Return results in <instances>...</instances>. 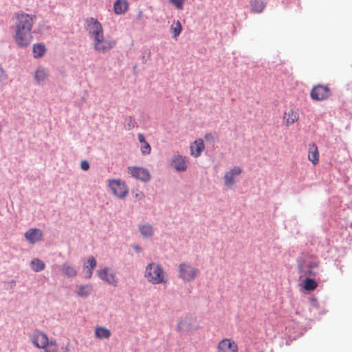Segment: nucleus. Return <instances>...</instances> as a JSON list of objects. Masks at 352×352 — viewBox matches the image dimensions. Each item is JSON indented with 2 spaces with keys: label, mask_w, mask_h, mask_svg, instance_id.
Returning <instances> with one entry per match:
<instances>
[{
  "label": "nucleus",
  "mask_w": 352,
  "mask_h": 352,
  "mask_svg": "<svg viewBox=\"0 0 352 352\" xmlns=\"http://www.w3.org/2000/svg\"><path fill=\"white\" fill-rule=\"evenodd\" d=\"M85 28L92 39L94 48L97 52L104 54L116 46V42L114 39L104 38L103 27L98 19L94 17L87 18L85 20Z\"/></svg>",
  "instance_id": "f257e3e1"
},
{
  "label": "nucleus",
  "mask_w": 352,
  "mask_h": 352,
  "mask_svg": "<svg viewBox=\"0 0 352 352\" xmlns=\"http://www.w3.org/2000/svg\"><path fill=\"white\" fill-rule=\"evenodd\" d=\"M15 18L16 19L15 41L21 47H27L32 41V29L35 16L19 12L15 14Z\"/></svg>",
  "instance_id": "f03ea898"
},
{
  "label": "nucleus",
  "mask_w": 352,
  "mask_h": 352,
  "mask_svg": "<svg viewBox=\"0 0 352 352\" xmlns=\"http://www.w3.org/2000/svg\"><path fill=\"white\" fill-rule=\"evenodd\" d=\"M144 277L153 285L166 284L168 278L162 266L157 263H150L145 268Z\"/></svg>",
  "instance_id": "7ed1b4c3"
},
{
  "label": "nucleus",
  "mask_w": 352,
  "mask_h": 352,
  "mask_svg": "<svg viewBox=\"0 0 352 352\" xmlns=\"http://www.w3.org/2000/svg\"><path fill=\"white\" fill-rule=\"evenodd\" d=\"M33 344L38 348L44 350L45 352H57L58 346L54 340H49L47 336L40 331H34L30 337Z\"/></svg>",
  "instance_id": "20e7f679"
},
{
  "label": "nucleus",
  "mask_w": 352,
  "mask_h": 352,
  "mask_svg": "<svg viewBox=\"0 0 352 352\" xmlns=\"http://www.w3.org/2000/svg\"><path fill=\"white\" fill-rule=\"evenodd\" d=\"M331 94V89L327 85H317L311 89L310 97L313 100L323 101L327 100Z\"/></svg>",
  "instance_id": "39448f33"
},
{
  "label": "nucleus",
  "mask_w": 352,
  "mask_h": 352,
  "mask_svg": "<svg viewBox=\"0 0 352 352\" xmlns=\"http://www.w3.org/2000/svg\"><path fill=\"white\" fill-rule=\"evenodd\" d=\"M179 277L185 281H192L197 276L198 270L191 265L182 263L179 266Z\"/></svg>",
  "instance_id": "423d86ee"
},
{
  "label": "nucleus",
  "mask_w": 352,
  "mask_h": 352,
  "mask_svg": "<svg viewBox=\"0 0 352 352\" xmlns=\"http://www.w3.org/2000/svg\"><path fill=\"white\" fill-rule=\"evenodd\" d=\"M109 186L113 195L118 198H124L128 195V188L125 182L120 179L109 180Z\"/></svg>",
  "instance_id": "0eeeda50"
},
{
  "label": "nucleus",
  "mask_w": 352,
  "mask_h": 352,
  "mask_svg": "<svg viewBox=\"0 0 352 352\" xmlns=\"http://www.w3.org/2000/svg\"><path fill=\"white\" fill-rule=\"evenodd\" d=\"M128 173L131 174L133 177L142 182H148L151 179L149 171L142 167L129 166L128 167Z\"/></svg>",
  "instance_id": "6e6552de"
},
{
  "label": "nucleus",
  "mask_w": 352,
  "mask_h": 352,
  "mask_svg": "<svg viewBox=\"0 0 352 352\" xmlns=\"http://www.w3.org/2000/svg\"><path fill=\"white\" fill-rule=\"evenodd\" d=\"M177 330L182 333H188L199 328L195 319L186 318L181 320L177 324Z\"/></svg>",
  "instance_id": "1a4fd4ad"
},
{
  "label": "nucleus",
  "mask_w": 352,
  "mask_h": 352,
  "mask_svg": "<svg viewBox=\"0 0 352 352\" xmlns=\"http://www.w3.org/2000/svg\"><path fill=\"white\" fill-rule=\"evenodd\" d=\"M98 275L101 280L105 281L107 283L113 287L117 286L118 278L113 272H110V269L109 267H104L102 270H98Z\"/></svg>",
  "instance_id": "9d476101"
},
{
  "label": "nucleus",
  "mask_w": 352,
  "mask_h": 352,
  "mask_svg": "<svg viewBox=\"0 0 352 352\" xmlns=\"http://www.w3.org/2000/svg\"><path fill=\"white\" fill-rule=\"evenodd\" d=\"M217 350L218 352H238V346L235 342L226 338L219 342Z\"/></svg>",
  "instance_id": "9b49d317"
},
{
  "label": "nucleus",
  "mask_w": 352,
  "mask_h": 352,
  "mask_svg": "<svg viewBox=\"0 0 352 352\" xmlns=\"http://www.w3.org/2000/svg\"><path fill=\"white\" fill-rule=\"evenodd\" d=\"M188 161L186 157L177 155L172 158L171 166L177 171H185L188 168Z\"/></svg>",
  "instance_id": "f8f14e48"
},
{
  "label": "nucleus",
  "mask_w": 352,
  "mask_h": 352,
  "mask_svg": "<svg viewBox=\"0 0 352 352\" xmlns=\"http://www.w3.org/2000/svg\"><path fill=\"white\" fill-rule=\"evenodd\" d=\"M43 234L42 231L38 228L29 229L25 233V239L31 244H34L41 241L43 239Z\"/></svg>",
  "instance_id": "ddd939ff"
},
{
  "label": "nucleus",
  "mask_w": 352,
  "mask_h": 352,
  "mask_svg": "<svg viewBox=\"0 0 352 352\" xmlns=\"http://www.w3.org/2000/svg\"><path fill=\"white\" fill-rule=\"evenodd\" d=\"M242 169L239 166H234L230 170L227 171L223 177L225 185L231 187L234 184V177L240 175Z\"/></svg>",
  "instance_id": "4468645a"
},
{
  "label": "nucleus",
  "mask_w": 352,
  "mask_h": 352,
  "mask_svg": "<svg viewBox=\"0 0 352 352\" xmlns=\"http://www.w3.org/2000/svg\"><path fill=\"white\" fill-rule=\"evenodd\" d=\"M320 153L318 148L315 143H311L309 145L308 149V160L316 166L319 163Z\"/></svg>",
  "instance_id": "2eb2a0df"
},
{
  "label": "nucleus",
  "mask_w": 352,
  "mask_h": 352,
  "mask_svg": "<svg viewBox=\"0 0 352 352\" xmlns=\"http://www.w3.org/2000/svg\"><path fill=\"white\" fill-rule=\"evenodd\" d=\"M190 154L195 157H198L201 155L205 148V145L202 139H197L193 142L190 146Z\"/></svg>",
  "instance_id": "dca6fc26"
},
{
  "label": "nucleus",
  "mask_w": 352,
  "mask_h": 352,
  "mask_svg": "<svg viewBox=\"0 0 352 352\" xmlns=\"http://www.w3.org/2000/svg\"><path fill=\"white\" fill-rule=\"evenodd\" d=\"M299 119V114L298 111L294 109H289L288 111L285 112L283 116V122L287 126H290L297 122Z\"/></svg>",
  "instance_id": "f3484780"
},
{
  "label": "nucleus",
  "mask_w": 352,
  "mask_h": 352,
  "mask_svg": "<svg viewBox=\"0 0 352 352\" xmlns=\"http://www.w3.org/2000/svg\"><path fill=\"white\" fill-rule=\"evenodd\" d=\"M250 4L251 11L256 14L263 12L266 7V2L263 0H250Z\"/></svg>",
  "instance_id": "a211bd4d"
},
{
  "label": "nucleus",
  "mask_w": 352,
  "mask_h": 352,
  "mask_svg": "<svg viewBox=\"0 0 352 352\" xmlns=\"http://www.w3.org/2000/svg\"><path fill=\"white\" fill-rule=\"evenodd\" d=\"M97 263L94 257H89L87 263L84 265L85 269H87L86 278H91L93 275V272L96 267Z\"/></svg>",
  "instance_id": "6ab92c4d"
},
{
  "label": "nucleus",
  "mask_w": 352,
  "mask_h": 352,
  "mask_svg": "<svg viewBox=\"0 0 352 352\" xmlns=\"http://www.w3.org/2000/svg\"><path fill=\"white\" fill-rule=\"evenodd\" d=\"M113 9L117 14H124L128 10V3L125 0H117L114 3Z\"/></svg>",
  "instance_id": "aec40b11"
},
{
  "label": "nucleus",
  "mask_w": 352,
  "mask_h": 352,
  "mask_svg": "<svg viewBox=\"0 0 352 352\" xmlns=\"http://www.w3.org/2000/svg\"><path fill=\"white\" fill-rule=\"evenodd\" d=\"M93 291L91 284L80 285L78 287L76 294L81 298L87 297Z\"/></svg>",
  "instance_id": "412c9836"
},
{
  "label": "nucleus",
  "mask_w": 352,
  "mask_h": 352,
  "mask_svg": "<svg viewBox=\"0 0 352 352\" xmlns=\"http://www.w3.org/2000/svg\"><path fill=\"white\" fill-rule=\"evenodd\" d=\"M61 271L66 276L69 278H74L77 276L78 274L76 269L68 263H64L62 265Z\"/></svg>",
  "instance_id": "4be33fe9"
},
{
  "label": "nucleus",
  "mask_w": 352,
  "mask_h": 352,
  "mask_svg": "<svg viewBox=\"0 0 352 352\" xmlns=\"http://www.w3.org/2000/svg\"><path fill=\"white\" fill-rule=\"evenodd\" d=\"M111 335V331L106 327H98L95 329V336L100 340L109 338Z\"/></svg>",
  "instance_id": "5701e85b"
},
{
  "label": "nucleus",
  "mask_w": 352,
  "mask_h": 352,
  "mask_svg": "<svg viewBox=\"0 0 352 352\" xmlns=\"http://www.w3.org/2000/svg\"><path fill=\"white\" fill-rule=\"evenodd\" d=\"M48 77V72L43 67H38L35 72L34 78L38 82H42Z\"/></svg>",
  "instance_id": "b1692460"
},
{
  "label": "nucleus",
  "mask_w": 352,
  "mask_h": 352,
  "mask_svg": "<svg viewBox=\"0 0 352 352\" xmlns=\"http://www.w3.org/2000/svg\"><path fill=\"white\" fill-rule=\"evenodd\" d=\"M140 231L144 237H150L153 234V227L148 223L140 226Z\"/></svg>",
  "instance_id": "393cba45"
},
{
  "label": "nucleus",
  "mask_w": 352,
  "mask_h": 352,
  "mask_svg": "<svg viewBox=\"0 0 352 352\" xmlns=\"http://www.w3.org/2000/svg\"><path fill=\"white\" fill-rule=\"evenodd\" d=\"M30 265L32 269L36 272L43 270L45 267L44 262L38 258L33 259L30 263Z\"/></svg>",
  "instance_id": "a878e982"
},
{
  "label": "nucleus",
  "mask_w": 352,
  "mask_h": 352,
  "mask_svg": "<svg viewBox=\"0 0 352 352\" xmlns=\"http://www.w3.org/2000/svg\"><path fill=\"white\" fill-rule=\"evenodd\" d=\"M303 287L307 291H314L316 289L318 283L312 278H306L303 281Z\"/></svg>",
  "instance_id": "bb28decb"
},
{
  "label": "nucleus",
  "mask_w": 352,
  "mask_h": 352,
  "mask_svg": "<svg viewBox=\"0 0 352 352\" xmlns=\"http://www.w3.org/2000/svg\"><path fill=\"white\" fill-rule=\"evenodd\" d=\"M318 266V263L312 262L302 267V270L305 275L315 276L316 272L313 270L314 268Z\"/></svg>",
  "instance_id": "cd10ccee"
},
{
  "label": "nucleus",
  "mask_w": 352,
  "mask_h": 352,
  "mask_svg": "<svg viewBox=\"0 0 352 352\" xmlns=\"http://www.w3.org/2000/svg\"><path fill=\"white\" fill-rule=\"evenodd\" d=\"M45 51V47L42 44H35L33 46V52L34 53V57H41L44 55Z\"/></svg>",
  "instance_id": "c85d7f7f"
},
{
  "label": "nucleus",
  "mask_w": 352,
  "mask_h": 352,
  "mask_svg": "<svg viewBox=\"0 0 352 352\" xmlns=\"http://www.w3.org/2000/svg\"><path fill=\"white\" fill-rule=\"evenodd\" d=\"M182 30V27L179 21L174 22L170 27V30L175 38L177 37L180 34Z\"/></svg>",
  "instance_id": "c756f323"
},
{
  "label": "nucleus",
  "mask_w": 352,
  "mask_h": 352,
  "mask_svg": "<svg viewBox=\"0 0 352 352\" xmlns=\"http://www.w3.org/2000/svg\"><path fill=\"white\" fill-rule=\"evenodd\" d=\"M141 151L142 153L144 155L150 154L151 151V148L147 142L143 144V146L141 147Z\"/></svg>",
  "instance_id": "7c9ffc66"
},
{
  "label": "nucleus",
  "mask_w": 352,
  "mask_h": 352,
  "mask_svg": "<svg viewBox=\"0 0 352 352\" xmlns=\"http://www.w3.org/2000/svg\"><path fill=\"white\" fill-rule=\"evenodd\" d=\"M177 9H183V4L185 0H169Z\"/></svg>",
  "instance_id": "2f4dec72"
},
{
  "label": "nucleus",
  "mask_w": 352,
  "mask_h": 352,
  "mask_svg": "<svg viewBox=\"0 0 352 352\" xmlns=\"http://www.w3.org/2000/svg\"><path fill=\"white\" fill-rule=\"evenodd\" d=\"M80 167L84 170H87L89 168V164L87 160H82L80 163Z\"/></svg>",
  "instance_id": "473e14b6"
},
{
  "label": "nucleus",
  "mask_w": 352,
  "mask_h": 352,
  "mask_svg": "<svg viewBox=\"0 0 352 352\" xmlns=\"http://www.w3.org/2000/svg\"><path fill=\"white\" fill-rule=\"evenodd\" d=\"M6 78V74L4 70L0 67V82L4 80Z\"/></svg>",
  "instance_id": "72a5a7b5"
},
{
  "label": "nucleus",
  "mask_w": 352,
  "mask_h": 352,
  "mask_svg": "<svg viewBox=\"0 0 352 352\" xmlns=\"http://www.w3.org/2000/svg\"><path fill=\"white\" fill-rule=\"evenodd\" d=\"M138 140H139V141H140L141 143L144 144V142H146V141L145 140V138H144V135H143V134L140 133V134H138Z\"/></svg>",
  "instance_id": "f704fd0d"
}]
</instances>
